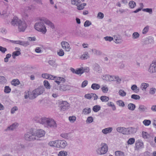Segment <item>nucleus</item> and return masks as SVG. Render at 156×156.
Returning a JSON list of instances; mask_svg holds the SVG:
<instances>
[{
	"label": "nucleus",
	"instance_id": "22",
	"mask_svg": "<svg viewBox=\"0 0 156 156\" xmlns=\"http://www.w3.org/2000/svg\"><path fill=\"white\" fill-rule=\"evenodd\" d=\"M131 88L136 93H137L140 90L139 88L135 84L131 86Z\"/></svg>",
	"mask_w": 156,
	"mask_h": 156
},
{
	"label": "nucleus",
	"instance_id": "12",
	"mask_svg": "<svg viewBox=\"0 0 156 156\" xmlns=\"http://www.w3.org/2000/svg\"><path fill=\"white\" fill-rule=\"evenodd\" d=\"M41 20L43 22L47 25L50 27L52 29L55 28L54 24L47 19L45 18H42L41 19Z\"/></svg>",
	"mask_w": 156,
	"mask_h": 156
},
{
	"label": "nucleus",
	"instance_id": "17",
	"mask_svg": "<svg viewBox=\"0 0 156 156\" xmlns=\"http://www.w3.org/2000/svg\"><path fill=\"white\" fill-rule=\"evenodd\" d=\"M42 76L44 78L49 79L50 80H54L55 78V76H54L51 75L47 73L43 74L42 75Z\"/></svg>",
	"mask_w": 156,
	"mask_h": 156
},
{
	"label": "nucleus",
	"instance_id": "16",
	"mask_svg": "<svg viewBox=\"0 0 156 156\" xmlns=\"http://www.w3.org/2000/svg\"><path fill=\"white\" fill-rule=\"evenodd\" d=\"M56 77L55 80V82L57 83L58 85L60 84L61 83H64L66 81V80L63 78L60 77Z\"/></svg>",
	"mask_w": 156,
	"mask_h": 156
},
{
	"label": "nucleus",
	"instance_id": "54",
	"mask_svg": "<svg viewBox=\"0 0 156 156\" xmlns=\"http://www.w3.org/2000/svg\"><path fill=\"white\" fill-rule=\"evenodd\" d=\"M156 90L155 88L152 87L150 90L149 93L153 95L155 94Z\"/></svg>",
	"mask_w": 156,
	"mask_h": 156
},
{
	"label": "nucleus",
	"instance_id": "25",
	"mask_svg": "<svg viewBox=\"0 0 156 156\" xmlns=\"http://www.w3.org/2000/svg\"><path fill=\"white\" fill-rule=\"evenodd\" d=\"M100 87V85L96 83H93L91 86V88L94 90H98Z\"/></svg>",
	"mask_w": 156,
	"mask_h": 156
},
{
	"label": "nucleus",
	"instance_id": "38",
	"mask_svg": "<svg viewBox=\"0 0 156 156\" xmlns=\"http://www.w3.org/2000/svg\"><path fill=\"white\" fill-rule=\"evenodd\" d=\"M92 51L94 53V54L96 55H100L101 54V51L96 49H92Z\"/></svg>",
	"mask_w": 156,
	"mask_h": 156
},
{
	"label": "nucleus",
	"instance_id": "2",
	"mask_svg": "<svg viewBox=\"0 0 156 156\" xmlns=\"http://www.w3.org/2000/svg\"><path fill=\"white\" fill-rule=\"evenodd\" d=\"M43 22H44L43 21L41 20V19L39 21L35 23L34 28L43 34H45L47 32V29L45 26Z\"/></svg>",
	"mask_w": 156,
	"mask_h": 156
},
{
	"label": "nucleus",
	"instance_id": "3",
	"mask_svg": "<svg viewBox=\"0 0 156 156\" xmlns=\"http://www.w3.org/2000/svg\"><path fill=\"white\" fill-rule=\"evenodd\" d=\"M34 130L33 129H30V132L27 133L25 135V139L28 141H30L34 140H38L36 137H35Z\"/></svg>",
	"mask_w": 156,
	"mask_h": 156
},
{
	"label": "nucleus",
	"instance_id": "35",
	"mask_svg": "<svg viewBox=\"0 0 156 156\" xmlns=\"http://www.w3.org/2000/svg\"><path fill=\"white\" fill-rule=\"evenodd\" d=\"M100 99L102 102H107L109 100V98L107 96H103L100 97Z\"/></svg>",
	"mask_w": 156,
	"mask_h": 156
},
{
	"label": "nucleus",
	"instance_id": "29",
	"mask_svg": "<svg viewBox=\"0 0 156 156\" xmlns=\"http://www.w3.org/2000/svg\"><path fill=\"white\" fill-rule=\"evenodd\" d=\"M128 107L129 110L133 111L136 108V106L134 104L130 103L128 104Z\"/></svg>",
	"mask_w": 156,
	"mask_h": 156
},
{
	"label": "nucleus",
	"instance_id": "14",
	"mask_svg": "<svg viewBox=\"0 0 156 156\" xmlns=\"http://www.w3.org/2000/svg\"><path fill=\"white\" fill-rule=\"evenodd\" d=\"M136 129L133 127L127 128H126V135L133 134L136 132Z\"/></svg>",
	"mask_w": 156,
	"mask_h": 156
},
{
	"label": "nucleus",
	"instance_id": "40",
	"mask_svg": "<svg viewBox=\"0 0 156 156\" xmlns=\"http://www.w3.org/2000/svg\"><path fill=\"white\" fill-rule=\"evenodd\" d=\"M58 155V156H67V152L65 151H60Z\"/></svg>",
	"mask_w": 156,
	"mask_h": 156
},
{
	"label": "nucleus",
	"instance_id": "39",
	"mask_svg": "<svg viewBox=\"0 0 156 156\" xmlns=\"http://www.w3.org/2000/svg\"><path fill=\"white\" fill-rule=\"evenodd\" d=\"M135 141V139L133 138H131L129 139L127 141L128 144H133Z\"/></svg>",
	"mask_w": 156,
	"mask_h": 156
},
{
	"label": "nucleus",
	"instance_id": "31",
	"mask_svg": "<svg viewBox=\"0 0 156 156\" xmlns=\"http://www.w3.org/2000/svg\"><path fill=\"white\" fill-rule=\"evenodd\" d=\"M20 52L19 51H14L12 53V56L13 58L14 59L16 58V56H19L20 55Z\"/></svg>",
	"mask_w": 156,
	"mask_h": 156
},
{
	"label": "nucleus",
	"instance_id": "27",
	"mask_svg": "<svg viewBox=\"0 0 156 156\" xmlns=\"http://www.w3.org/2000/svg\"><path fill=\"white\" fill-rule=\"evenodd\" d=\"M94 69L98 73H101V69L98 64L95 65L94 67Z\"/></svg>",
	"mask_w": 156,
	"mask_h": 156
},
{
	"label": "nucleus",
	"instance_id": "36",
	"mask_svg": "<svg viewBox=\"0 0 156 156\" xmlns=\"http://www.w3.org/2000/svg\"><path fill=\"white\" fill-rule=\"evenodd\" d=\"M101 109V107L98 105H96L93 107V110L95 112H97Z\"/></svg>",
	"mask_w": 156,
	"mask_h": 156
},
{
	"label": "nucleus",
	"instance_id": "1",
	"mask_svg": "<svg viewBox=\"0 0 156 156\" xmlns=\"http://www.w3.org/2000/svg\"><path fill=\"white\" fill-rule=\"evenodd\" d=\"M37 122L42 125L44 127L48 128H55L57 127V124L54 120L52 118L43 117L37 119Z\"/></svg>",
	"mask_w": 156,
	"mask_h": 156
},
{
	"label": "nucleus",
	"instance_id": "24",
	"mask_svg": "<svg viewBox=\"0 0 156 156\" xmlns=\"http://www.w3.org/2000/svg\"><path fill=\"white\" fill-rule=\"evenodd\" d=\"M149 84L147 83H142L140 85V88L143 90H145L146 88L148 87Z\"/></svg>",
	"mask_w": 156,
	"mask_h": 156
},
{
	"label": "nucleus",
	"instance_id": "48",
	"mask_svg": "<svg viewBox=\"0 0 156 156\" xmlns=\"http://www.w3.org/2000/svg\"><path fill=\"white\" fill-rule=\"evenodd\" d=\"M143 123L145 126H149L151 123V121L149 120H144L143 121Z\"/></svg>",
	"mask_w": 156,
	"mask_h": 156
},
{
	"label": "nucleus",
	"instance_id": "30",
	"mask_svg": "<svg viewBox=\"0 0 156 156\" xmlns=\"http://www.w3.org/2000/svg\"><path fill=\"white\" fill-rule=\"evenodd\" d=\"M91 109L89 108H87L84 109L83 111V113L84 115L89 114L91 112Z\"/></svg>",
	"mask_w": 156,
	"mask_h": 156
},
{
	"label": "nucleus",
	"instance_id": "63",
	"mask_svg": "<svg viewBox=\"0 0 156 156\" xmlns=\"http://www.w3.org/2000/svg\"><path fill=\"white\" fill-rule=\"evenodd\" d=\"M48 63L49 65L53 66L56 65L55 61L53 60H50L49 61Z\"/></svg>",
	"mask_w": 156,
	"mask_h": 156
},
{
	"label": "nucleus",
	"instance_id": "9",
	"mask_svg": "<svg viewBox=\"0 0 156 156\" xmlns=\"http://www.w3.org/2000/svg\"><path fill=\"white\" fill-rule=\"evenodd\" d=\"M61 44L62 48L66 51H69L71 49L69 43L65 41H62L61 42Z\"/></svg>",
	"mask_w": 156,
	"mask_h": 156
},
{
	"label": "nucleus",
	"instance_id": "57",
	"mask_svg": "<svg viewBox=\"0 0 156 156\" xmlns=\"http://www.w3.org/2000/svg\"><path fill=\"white\" fill-rule=\"evenodd\" d=\"M18 110V108L16 106H14L13 107L11 110V114H14L15 113L16 111Z\"/></svg>",
	"mask_w": 156,
	"mask_h": 156
},
{
	"label": "nucleus",
	"instance_id": "5",
	"mask_svg": "<svg viewBox=\"0 0 156 156\" xmlns=\"http://www.w3.org/2000/svg\"><path fill=\"white\" fill-rule=\"evenodd\" d=\"M101 147L98 148L97 150V154L99 155L104 154L106 153L108 150L107 145L105 143L101 144Z\"/></svg>",
	"mask_w": 156,
	"mask_h": 156
},
{
	"label": "nucleus",
	"instance_id": "10",
	"mask_svg": "<svg viewBox=\"0 0 156 156\" xmlns=\"http://www.w3.org/2000/svg\"><path fill=\"white\" fill-rule=\"evenodd\" d=\"M148 71L151 73L156 72V60L152 62V63L150 65Z\"/></svg>",
	"mask_w": 156,
	"mask_h": 156
},
{
	"label": "nucleus",
	"instance_id": "42",
	"mask_svg": "<svg viewBox=\"0 0 156 156\" xmlns=\"http://www.w3.org/2000/svg\"><path fill=\"white\" fill-rule=\"evenodd\" d=\"M11 89L9 86H6L5 87L4 92L5 93H9L11 92Z\"/></svg>",
	"mask_w": 156,
	"mask_h": 156
},
{
	"label": "nucleus",
	"instance_id": "41",
	"mask_svg": "<svg viewBox=\"0 0 156 156\" xmlns=\"http://www.w3.org/2000/svg\"><path fill=\"white\" fill-rule=\"evenodd\" d=\"M129 5V6L131 8H133L136 5L135 2L133 1H130Z\"/></svg>",
	"mask_w": 156,
	"mask_h": 156
},
{
	"label": "nucleus",
	"instance_id": "19",
	"mask_svg": "<svg viewBox=\"0 0 156 156\" xmlns=\"http://www.w3.org/2000/svg\"><path fill=\"white\" fill-rule=\"evenodd\" d=\"M112 130V127H108L103 129L102 130V132L104 134H106L108 133L111 132Z\"/></svg>",
	"mask_w": 156,
	"mask_h": 156
},
{
	"label": "nucleus",
	"instance_id": "58",
	"mask_svg": "<svg viewBox=\"0 0 156 156\" xmlns=\"http://www.w3.org/2000/svg\"><path fill=\"white\" fill-rule=\"evenodd\" d=\"M69 120L71 122H73L76 120V117L75 116H69Z\"/></svg>",
	"mask_w": 156,
	"mask_h": 156
},
{
	"label": "nucleus",
	"instance_id": "32",
	"mask_svg": "<svg viewBox=\"0 0 156 156\" xmlns=\"http://www.w3.org/2000/svg\"><path fill=\"white\" fill-rule=\"evenodd\" d=\"M115 76L114 75H106L103 76V77L108 78L110 81H113L114 80V78Z\"/></svg>",
	"mask_w": 156,
	"mask_h": 156
},
{
	"label": "nucleus",
	"instance_id": "4",
	"mask_svg": "<svg viewBox=\"0 0 156 156\" xmlns=\"http://www.w3.org/2000/svg\"><path fill=\"white\" fill-rule=\"evenodd\" d=\"M44 91V88L42 87H39L35 89L32 92L33 96H31V95H30L29 96V99H33L35 98L38 95L42 94Z\"/></svg>",
	"mask_w": 156,
	"mask_h": 156
},
{
	"label": "nucleus",
	"instance_id": "6",
	"mask_svg": "<svg viewBox=\"0 0 156 156\" xmlns=\"http://www.w3.org/2000/svg\"><path fill=\"white\" fill-rule=\"evenodd\" d=\"M55 147L60 148H64L67 145L66 141L65 140H58L55 141Z\"/></svg>",
	"mask_w": 156,
	"mask_h": 156
},
{
	"label": "nucleus",
	"instance_id": "52",
	"mask_svg": "<svg viewBox=\"0 0 156 156\" xmlns=\"http://www.w3.org/2000/svg\"><path fill=\"white\" fill-rule=\"evenodd\" d=\"M114 81H116L118 83H120L121 81V80L118 76H115Z\"/></svg>",
	"mask_w": 156,
	"mask_h": 156
},
{
	"label": "nucleus",
	"instance_id": "47",
	"mask_svg": "<svg viewBox=\"0 0 156 156\" xmlns=\"http://www.w3.org/2000/svg\"><path fill=\"white\" fill-rule=\"evenodd\" d=\"M131 98L135 100H139L140 98V97L139 95L134 94L132 95Z\"/></svg>",
	"mask_w": 156,
	"mask_h": 156
},
{
	"label": "nucleus",
	"instance_id": "64",
	"mask_svg": "<svg viewBox=\"0 0 156 156\" xmlns=\"http://www.w3.org/2000/svg\"><path fill=\"white\" fill-rule=\"evenodd\" d=\"M7 49L2 46H0V51H1L3 53H5V51H7Z\"/></svg>",
	"mask_w": 156,
	"mask_h": 156
},
{
	"label": "nucleus",
	"instance_id": "13",
	"mask_svg": "<svg viewBox=\"0 0 156 156\" xmlns=\"http://www.w3.org/2000/svg\"><path fill=\"white\" fill-rule=\"evenodd\" d=\"M20 20H21L19 19L17 17L14 16L13 18L12 19L11 24L13 26H17Z\"/></svg>",
	"mask_w": 156,
	"mask_h": 156
},
{
	"label": "nucleus",
	"instance_id": "44",
	"mask_svg": "<svg viewBox=\"0 0 156 156\" xmlns=\"http://www.w3.org/2000/svg\"><path fill=\"white\" fill-rule=\"evenodd\" d=\"M84 73V71L83 70V68L82 69H78L76 70L75 73L77 74H81Z\"/></svg>",
	"mask_w": 156,
	"mask_h": 156
},
{
	"label": "nucleus",
	"instance_id": "15",
	"mask_svg": "<svg viewBox=\"0 0 156 156\" xmlns=\"http://www.w3.org/2000/svg\"><path fill=\"white\" fill-rule=\"evenodd\" d=\"M126 128L124 127H119L116 128V130L119 133L126 135Z\"/></svg>",
	"mask_w": 156,
	"mask_h": 156
},
{
	"label": "nucleus",
	"instance_id": "45",
	"mask_svg": "<svg viewBox=\"0 0 156 156\" xmlns=\"http://www.w3.org/2000/svg\"><path fill=\"white\" fill-rule=\"evenodd\" d=\"M140 36L139 34L137 32H134L132 35V37L133 39L138 38Z\"/></svg>",
	"mask_w": 156,
	"mask_h": 156
},
{
	"label": "nucleus",
	"instance_id": "34",
	"mask_svg": "<svg viewBox=\"0 0 156 156\" xmlns=\"http://www.w3.org/2000/svg\"><path fill=\"white\" fill-rule=\"evenodd\" d=\"M11 83L12 85L16 86L17 85H19L20 82L18 80L14 79L11 82Z\"/></svg>",
	"mask_w": 156,
	"mask_h": 156
},
{
	"label": "nucleus",
	"instance_id": "56",
	"mask_svg": "<svg viewBox=\"0 0 156 156\" xmlns=\"http://www.w3.org/2000/svg\"><path fill=\"white\" fill-rule=\"evenodd\" d=\"M88 81L87 80L84 81L82 83L81 87L82 88L85 87L88 84Z\"/></svg>",
	"mask_w": 156,
	"mask_h": 156
},
{
	"label": "nucleus",
	"instance_id": "49",
	"mask_svg": "<svg viewBox=\"0 0 156 156\" xmlns=\"http://www.w3.org/2000/svg\"><path fill=\"white\" fill-rule=\"evenodd\" d=\"M68 86H67L63 85L61 87L59 90H60L66 91L68 89Z\"/></svg>",
	"mask_w": 156,
	"mask_h": 156
},
{
	"label": "nucleus",
	"instance_id": "60",
	"mask_svg": "<svg viewBox=\"0 0 156 156\" xmlns=\"http://www.w3.org/2000/svg\"><path fill=\"white\" fill-rule=\"evenodd\" d=\"M101 89L103 92L104 93H107L108 90V88L106 86L103 87Z\"/></svg>",
	"mask_w": 156,
	"mask_h": 156
},
{
	"label": "nucleus",
	"instance_id": "37",
	"mask_svg": "<svg viewBox=\"0 0 156 156\" xmlns=\"http://www.w3.org/2000/svg\"><path fill=\"white\" fill-rule=\"evenodd\" d=\"M44 85L46 89H50L51 88L50 84L46 80H45L44 82Z\"/></svg>",
	"mask_w": 156,
	"mask_h": 156
},
{
	"label": "nucleus",
	"instance_id": "55",
	"mask_svg": "<svg viewBox=\"0 0 156 156\" xmlns=\"http://www.w3.org/2000/svg\"><path fill=\"white\" fill-rule=\"evenodd\" d=\"M58 55L59 56H63L64 54V52L63 50L61 49H60L59 51L57 52Z\"/></svg>",
	"mask_w": 156,
	"mask_h": 156
},
{
	"label": "nucleus",
	"instance_id": "43",
	"mask_svg": "<svg viewBox=\"0 0 156 156\" xmlns=\"http://www.w3.org/2000/svg\"><path fill=\"white\" fill-rule=\"evenodd\" d=\"M119 93L120 96L122 97L125 96L126 95V92L124 90L122 89L119 90Z\"/></svg>",
	"mask_w": 156,
	"mask_h": 156
},
{
	"label": "nucleus",
	"instance_id": "21",
	"mask_svg": "<svg viewBox=\"0 0 156 156\" xmlns=\"http://www.w3.org/2000/svg\"><path fill=\"white\" fill-rule=\"evenodd\" d=\"M18 126V123L15 122L12 124L10 126L8 127V129L10 130H13L14 129L17 128Z\"/></svg>",
	"mask_w": 156,
	"mask_h": 156
},
{
	"label": "nucleus",
	"instance_id": "23",
	"mask_svg": "<svg viewBox=\"0 0 156 156\" xmlns=\"http://www.w3.org/2000/svg\"><path fill=\"white\" fill-rule=\"evenodd\" d=\"M137 148H142L143 147L144 144L143 142L139 141H137L135 144Z\"/></svg>",
	"mask_w": 156,
	"mask_h": 156
},
{
	"label": "nucleus",
	"instance_id": "18",
	"mask_svg": "<svg viewBox=\"0 0 156 156\" xmlns=\"http://www.w3.org/2000/svg\"><path fill=\"white\" fill-rule=\"evenodd\" d=\"M16 44H19L24 47H26L30 44V43L28 41H17Z\"/></svg>",
	"mask_w": 156,
	"mask_h": 156
},
{
	"label": "nucleus",
	"instance_id": "61",
	"mask_svg": "<svg viewBox=\"0 0 156 156\" xmlns=\"http://www.w3.org/2000/svg\"><path fill=\"white\" fill-rule=\"evenodd\" d=\"M105 40L106 41H111L113 40V38L112 37H111L106 36L104 37Z\"/></svg>",
	"mask_w": 156,
	"mask_h": 156
},
{
	"label": "nucleus",
	"instance_id": "20",
	"mask_svg": "<svg viewBox=\"0 0 156 156\" xmlns=\"http://www.w3.org/2000/svg\"><path fill=\"white\" fill-rule=\"evenodd\" d=\"M138 109L140 112H143L147 110V108L145 106L140 105L139 106Z\"/></svg>",
	"mask_w": 156,
	"mask_h": 156
},
{
	"label": "nucleus",
	"instance_id": "51",
	"mask_svg": "<svg viewBox=\"0 0 156 156\" xmlns=\"http://www.w3.org/2000/svg\"><path fill=\"white\" fill-rule=\"evenodd\" d=\"M143 10L144 11L146 12L150 13V14H151L152 12V10L151 8H146L143 9Z\"/></svg>",
	"mask_w": 156,
	"mask_h": 156
},
{
	"label": "nucleus",
	"instance_id": "8",
	"mask_svg": "<svg viewBox=\"0 0 156 156\" xmlns=\"http://www.w3.org/2000/svg\"><path fill=\"white\" fill-rule=\"evenodd\" d=\"M45 134V132L42 129L37 130L34 132L35 137L38 139V137H41L43 136Z\"/></svg>",
	"mask_w": 156,
	"mask_h": 156
},
{
	"label": "nucleus",
	"instance_id": "33",
	"mask_svg": "<svg viewBox=\"0 0 156 156\" xmlns=\"http://www.w3.org/2000/svg\"><path fill=\"white\" fill-rule=\"evenodd\" d=\"M7 82V80L3 76H0V83L1 84H5Z\"/></svg>",
	"mask_w": 156,
	"mask_h": 156
},
{
	"label": "nucleus",
	"instance_id": "59",
	"mask_svg": "<svg viewBox=\"0 0 156 156\" xmlns=\"http://www.w3.org/2000/svg\"><path fill=\"white\" fill-rule=\"evenodd\" d=\"M91 24V22L89 20H86L84 23V26L87 27Z\"/></svg>",
	"mask_w": 156,
	"mask_h": 156
},
{
	"label": "nucleus",
	"instance_id": "7",
	"mask_svg": "<svg viewBox=\"0 0 156 156\" xmlns=\"http://www.w3.org/2000/svg\"><path fill=\"white\" fill-rule=\"evenodd\" d=\"M19 30L20 31H24L27 27V24L24 21H20L17 26Z\"/></svg>",
	"mask_w": 156,
	"mask_h": 156
},
{
	"label": "nucleus",
	"instance_id": "26",
	"mask_svg": "<svg viewBox=\"0 0 156 156\" xmlns=\"http://www.w3.org/2000/svg\"><path fill=\"white\" fill-rule=\"evenodd\" d=\"M90 57L89 55L87 52H85L81 56V58L82 59H86Z\"/></svg>",
	"mask_w": 156,
	"mask_h": 156
},
{
	"label": "nucleus",
	"instance_id": "28",
	"mask_svg": "<svg viewBox=\"0 0 156 156\" xmlns=\"http://www.w3.org/2000/svg\"><path fill=\"white\" fill-rule=\"evenodd\" d=\"M115 156H125L124 153L120 151H115Z\"/></svg>",
	"mask_w": 156,
	"mask_h": 156
},
{
	"label": "nucleus",
	"instance_id": "50",
	"mask_svg": "<svg viewBox=\"0 0 156 156\" xmlns=\"http://www.w3.org/2000/svg\"><path fill=\"white\" fill-rule=\"evenodd\" d=\"M142 135L144 138L147 139L148 138L149 135L148 133L145 132L143 131L142 132Z\"/></svg>",
	"mask_w": 156,
	"mask_h": 156
},
{
	"label": "nucleus",
	"instance_id": "46",
	"mask_svg": "<svg viewBox=\"0 0 156 156\" xmlns=\"http://www.w3.org/2000/svg\"><path fill=\"white\" fill-rule=\"evenodd\" d=\"M149 28V26H147L145 27L143 30L142 34H146L148 31Z\"/></svg>",
	"mask_w": 156,
	"mask_h": 156
},
{
	"label": "nucleus",
	"instance_id": "11",
	"mask_svg": "<svg viewBox=\"0 0 156 156\" xmlns=\"http://www.w3.org/2000/svg\"><path fill=\"white\" fill-rule=\"evenodd\" d=\"M70 106L69 104L67 101H62L61 104L60 108L62 110L64 111L69 108Z\"/></svg>",
	"mask_w": 156,
	"mask_h": 156
},
{
	"label": "nucleus",
	"instance_id": "62",
	"mask_svg": "<svg viewBox=\"0 0 156 156\" xmlns=\"http://www.w3.org/2000/svg\"><path fill=\"white\" fill-rule=\"evenodd\" d=\"M97 16L98 18L102 19L104 17V15L102 13L99 12Z\"/></svg>",
	"mask_w": 156,
	"mask_h": 156
},
{
	"label": "nucleus",
	"instance_id": "53",
	"mask_svg": "<svg viewBox=\"0 0 156 156\" xmlns=\"http://www.w3.org/2000/svg\"><path fill=\"white\" fill-rule=\"evenodd\" d=\"M117 104L119 106L123 107L125 106L124 102L122 100H119L117 102Z\"/></svg>",
	"mask_w": 156,
	"mask_h": 156
}]
</instances>
